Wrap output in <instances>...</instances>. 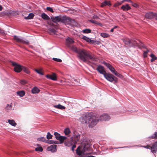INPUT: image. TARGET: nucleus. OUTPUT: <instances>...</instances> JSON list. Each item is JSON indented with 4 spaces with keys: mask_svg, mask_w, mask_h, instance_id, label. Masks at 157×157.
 <instances>
[{
    "mask_svg": "<svg viewBox=\"0 0 157 157\" xmlns=\"http://www.w3.org/2000/svg\"><path fill=\"white\" fill-rule=\"evenodd\" d=\"M82 38L83 39L85 40L86 41L89 43L91 42V41H93V40L90 39L89 38L85 36H83Z\"/></svg>",
    "mask_w": 157,
    "mask_h": 157,
    "instance_id": "2f4dec72",
    "label": "nucleus"
},
{
    "mask_svg": "<svg viewBox=\"0 0 157 157\" xmlns=\"http://www.w3.org/2000/svg\"><path fill=\"white\" fill-rule=\"evenodd\" d=\"M0 33L2 34L4 33V31L3 30H2L0 29Z\"/></svg>",
    "mask_w": 157,
    "mask_h": 157,
    "instance_id": "052dcab7",
    "label": "nucleus"
},
{
    "mask_svg": "<svg viewBox=\"0 0 157 157\" xmlns=\"http://www.w3.org/2000/svg\"><path fill=\"white\" fill-rule=\"evenodd\" d=\"M95 120L97 121V124L98 121H108L110 119V117L106 113H103L101 115H95Z\"/></svg>",
    "mask_w": 157,
    "mask_h": 157,
    "instance_id": "20e7f679",
    "label": "nucleus"
},
{
    "mask_svg": "<svg viewBox=\"0 0 157 157\" xmlns=\"http://www.w3.org/2000/svg\"><path fill=\"white\" fill-rule=\"evenodd\" d=\"M153 18H155V19L157 20V13H154V17Z\"/></svg>",
    "mask_w": 157,
    "mask_h": 157,
    "instance_id": "13d9d810",
    "label": "nucleus"
},
{
    "mask_svg": "<svg viewBox=\"0 0 157 157\" xmlns=\"http://www.w3.org/2000/svg\"><path fill=\"white\" fill-rule=\"evenodd\" d=\"M76 145L75 144H74L72 145V146L71 147V150L74 151V148L76 147Z\"/></svg>",
    "mask_w": 157,
    "mask_h": 157,
    "instance_id": "4d7b16f0",
    "label": "nucleus"
},
{
    "mask_svg": "<svg viewBox=\"0 0 157 157\" xmlns=\"http://www.w3.org/2000/svg\"><path fill=\"white\" fill-rule=\"evenodd\" d=\"M67 139V137L65 136H61L60 138H59V139L58 140H59L60 143V144H62L64 141L66 140Z\"/></svg>",
    "mask_w": 157,
    "mask_h": 157,
    "instance_id": "393cba45",
    "label": "nucleus"
},
{
    "mask_svg": "<svg viewBox=\"0 0 157 157\" xmlns=\"http://www.w3.org/2000/svg\"><path fill=\"white\" fill-rule=\"evenodd\" d=\"M8 122L10 124L13 126H15L17 125L16 123L13 120H8Z\"/></svg>",
    "mask_w": 157,
    "mask_h": 157,
    "instance_id": "b1692460",
    "label": "nucleus"
},
{
    "mask_svg": "<svg viewBox=\"0 0 157 157\" xmlns=\"http://www.w3.org/2000/svg\"><path fill=\"white\" fill-rule=\"evenodd\" d=\"M149 52V51L147 50V51H144L143 53V56L144 57H146L147 56V54L148 52Z\"/></svg>",
    "mask_w": 157,
    "mask_h": 157,
    "instance_id": "603ef678",
    "label": "nucleus"
},
{
    "mask_svg": "<svg viewBox=\"0 0 157 157\" xmlns=\"http://www.w3.org/2000/svg\"><path fill=\"white\" fill-rule=\"evenodd\" d=\"M67 43L68 44H71L73 43L74 42L73 40L70 37H68L66 39Z\"/></svg>",
    "mask_w": 157,
    "mask_h": 157,
    "instance_id": "4be33fe9",
    "label": "nucleus"
},
{
    "mask_svg": "<svg viewBox=\"0 0 157 157\" xmlns=\"http://www.w3.org/2000/svg\"><path fill=\"white\" fill-rule=\"evenodd\" d=\"M113 74H114L116 76L120 78H121L122 76L121 75L117 73L116 71L113 73Z\"/></svg>",
    "mask_w": 157,
    "mask_h": 157,
    "instance_id": "49530a36",
    "label": "nucleus"
},
{
    "mask_svg": "<svg viewBox=\"0 0 157 157\" xmlns=\"http://www.w3.org/2000/svg\"><path fill=\"white\" fill-rule=\"evenodd\" d=\"M35 150L36 151L42 152L43 151V149L41 147H38L35 148Z\"/></svg>",
    "mask_w": 157,
    "mask_h": 157,
    "instance_id": "a19ab883",
    "label": "nucleus"
},
{
    "mask_svg": "<svg viewBox=\"0 0 157 157\" xmlns=\"http://www.w3.org/2000/svg\"><path fill=\"white\" fill-rule=\"evenodd\" d=\"M123 2H122V1L121 2H118L115 3L114 5V7H117L121 4Z\"/></svg>",
    "mask_w": 157,
    "mask_h": 157,
    "instance_id": "c03bdc74",
    "label": "nucleus"
},
{
    "mask_svg": "<svg viewBox=\"0 0 157 157\" xmlns=\"http://www.w3.org/2000/svg\"><path fill=\"white\" fill-rule=\"evenodd\" d=\"M71 49L78 54L77 57L84 62L88 63L90 59L92 61H96L97 59L95 56L90 54L86 50L83 49H78L75 46H72Z\"/></svg>",
    "mask_w": 157,
    "mask_h": 157,
    "instance_id": "f257e3e1",
    "label": "nucleus"
},
{
    "mask_svg": "<svg viewBox=\"0 0 157 157\" xmlns=\"http://www.w3.org/2000/svg\"><path fill=\"white\" fill-rule=\"evenodd\" d=\"M89 21L92 23L98 25H99L101 26H102V25L101 23L98 22L92 19H91V20H89Z\"/></svg>",
    "mask_w": 157,
    "mask_h": 157,
    "instance_id": "c756f323",
    "label": "nucleus"
},
{
    "mask_svg": "<svg viewBox=\"0 0 157 157\" xmlns=\"http://www.w3.org/2000/svg\"><path fill=\"white\" fill-rule=\"evenodd\" d=\"M80 135L78 133H77L76 132L74 133L73 136L71 138V140L74 142L75 144H77L79 143H81L82 142H81L80 141Z\"/></svg>",
    "mask_w": 157,
    "mask_h": 157,
    "instance_id": "9d476101",
    "label": "nucleus"
},
{
    "mask_svg": "<svg viewBox=\"0 0 157 157\" xmlns=\"http://www.w3.org/2000/svg\"><path fill=\"white\" fill-rule=\"evenodd\" d=\"M46 10H48V11H50V12H53L54 11H53V9L51 7H47L46 8Z\"/></svg>",
    "mask_w": 157,
    "mask_h": 157,
    "instance_id": "8fccbe9b",
    "label": "nucleus"
},
{
    "mask_svg": "<svg viewBox=\"0 0 157 157\" xmlns=\"http://www.w3.org/2000/svg\"><path fill=\"white\" fill-rule=\"evenodd\" d=\"M150 56L151 58V62H153L157 59V57L153 54H151Z\"/></svg>",
    "mask_w": 157,
    "mask_h": 157,
    "instance_id": "7c9ffc66",
    "label": "nucleus"
},
{
    "mask_svg": "<svg viewBox=\"0 0 157 157\" xmlns=\"http://www.w3.org/2000/svg\"><path fill=\"white\" fill-rule=\"evenodd\" d=\"M54 144H59V143L58 141H54Z\"/></svg>",
    "mask_w": 157,
    "mask_h": 157,
    "instance_id": "680f3d73",
    "label": "nucleus"
},
{
    "mask_svg": "<svg viewBox=\"0 0 157 157\" xmlns=\"http://www.w3.org/2000/svg\"><path fill=\"white\" fill-rule=\"evenodd\" d=\"M34 71L36 72L37 73H38V74H40V75H44V74L43 73V72H41L39 70L37 69H35Z\"/></svg>",
    "mask_w": 157,
    "mask_h": 157,
    "instance_id": "de8ad7c7",
    "label": "nucleus"
},
{
    "mask_svg": "<svg viewBox=\"0 0 157 157\" xmlns=\"http://www.w3.org/2000/svg\"><path fill=\"white\" fill-rule=\"evenodd\" d=\"M149 138L151 139H157V132H155L152 136L149 137Z\"/></svg>",
    "mask_w": 157,
    "mask_h": 157,
    "instance_id": "473e14b6",
    "label": "nucleus"
},
{
    "mask_svg": "<svg viewBox=\"0 0 157 157\" xmlns=\"http://www.w3.org/2000/svg\"><path fill=\"white\" fill-rule=\"evenodd\" d=\"M54 106L55 108L62 109H64L65 108V106H63L60 104L54 105Z\"/></svg>",
    "mask_w": 157,
    "mask_h": 157,
    "instance_id": "c85d7f7f",
    "label": "nucleus"
},
{
    "mask_svg": "<svg viewBox=\"0 0 157 157\" xmlns=\"http://www.w3.org/2000/svg\"><path fill=\"white\" fill-rule=\"evenodd\" d=\"M54 135L55 136L57 140L59 139L61 136L60 134L56 132H54Z\"/></svg>",
    "mask_w": 157,
    "mask_h": 157,
    "instance_id": "e433bc0d",
    "label": "nucleus"
},
{
    "mask_svg": "<svg viewBox=\"0 0 157 157\" xmlns=\"http://www.w3.org/2000/svg\"><path fill=\"white\" fill-rule=\"evenodd\" d=\"M41 17L42 18L46 20H49V17L45 13H43L41 14Z\"/></svg>",
    "mask_w": 157,
    "mask_h": 157,
    "instance_id": "a878e982",
    "label": "nucleus"
},
{
    "mask_svg": "<svg viewBox=\"0 0 157 157\" xmlns=\"http://www.w3.org/2000/svg\"><path fill=\"white\" fill-rule=\"evenodd\" d=\"M70 132L71 131L70 129L68 128H65L64 131V132L66 135H68Z\"/></svg>",
    "mask_w": 157,
    "mask_h": 157,
    "instance_id": "4c0bfd02",
    "label": "nucleus"
},
{
    "mask_svg": "<svg viewBox=\"0 0 157 157\" xmlns=\"http://www.w3.org/2000/svg\"><path fill=\"white\" fill-rule=\"evenodd\" d=\"M64 144L65 146L68 147H70L72 144V143L69 141L65 142Z\"/></svg>",
    "mask_w": 157,
    "mask_h": 157,
    "instance_id": "58836bf2",
    "label": "nucleus"
},
{
    "mask_svg": "<svg viewBox=\"0 0 157 157\" xmlns=\"http://www.w3.org/2000/svg\"><path fill=\"white\" fill-rule=\"evenodd\" d=\"M121 9H122L124 11H126L130 10L131 9V8L127 4L125 5H123L121 7Z\"/></svg>",
    "mask_w": 157,
    "mask_h": 157,
    "instance_id": "aec40b11",
    "label": "nucleus"
},
{
    "mask_svg": "<svg viewBox=\"0 0 157 157\" xmlns=\"http://www.w3.org/2000/svg\"><path fill=\"white\" fill-rule=\"evenodd\" d=\"M52 135H51L49 132H48L46 136V138L48 140H49L52 139Z\"/></svg>",
    "mask_w": 157,
    "mask_h": 157,
    "instance_id": "ea45409f",
    "label": "nucleus"
},
{
    "mask_svg": "<svg viewBox=\"0 0 157 157\" xmlns=\"http://www.w3.org/2000/svg\"><path fill=\"white\" fill-rule=\"evenodd\" d=\"M58 26L53 24L48 28L49 33L51 34H56Z\"/></svg>",
    "mask_w": 157,
    "mask_h": 157,
    "instance_id": "f8f14e48",
    "label": "nucleus"
},
{
    "mask_svg": "<svg viewBox=\"0 0 157 157\" xmlns=\"http://www.w3.org/2000/svg\"><path fill=\"white\" fill-rule=\"evenodd\" d=\"M20 83L22 84H24L26 83V81L25 80H21L20 81Z\"/></svg>",
    "mask_w": 157,
    "mask_h": 157,
    "instance_id": "6e6d98bb",
    "label": "nucleus"
},
{
    "mask_svg": "<svg viewBox=\"0 0 157 157\" xmlns=\"http://www.w3.org/2000/svg\"><path fill=\"white\" fill-rule=\"evenodd\" d=\"M92 18L94 19H99V17L97 15H94L92 17Z\"/></svg>",
    "mask_w": 157,
    "mask_h": 157,
    "instance_id": "5fc2aeb1",
    "label": "nucleus"
},
{
    "mask_svg": "<svg viewBox=\"0 0 157 157\" xmlns=\"http://www.w3.org/2000/svg\"><path fill=\"white\" fill-rule=\"evenodd\" d=\"M40 91V90L36 87L35 86L32 89L31 92L33 94L38 93Z\"/></svg>",
    "mask_w": 157,
    "mask_h": 157,
    "instance_id": "6ab92c4d",
    "label": "nucleus"
},
{
    "mask_svg": "<svg viewBox=\"0 0 157 157\" xmlns=\"http://www.w3.org/2000/svg\"><path fill=\"white\" fill-rule=\"evenodd\" d=\"M66 16H57L52 17L51 19L52 21L55 23H56L58 22H61L62 23H64Z\"/></svg>",
    "mask_w": 157,
    "mask_h": 157,
    "instance_id": "0eeeda50",
    "label": "nucleus"
},
{
    "mask_svg": "<svg viewBox=\"0 0 157 157\" xmlns=\"http://www.w3.org/2000/svg\"><path fill=\"white\" fill-rule=\"evenodd\" d=\"M83 141L81 142V145L83 147L82 151L80 150V147H78L76 150V153L79 156L84 157L87 155L90 154L88 151L90 149V144L88 140L84 139Z\"/></svg>",
    "mask_w": 157,
    "mask_h": 157,
    "instance_id": "7ed1b4c3",
    "label": "nucleus"
},
{
    "mask_svg": "<svg viewBox=\"0 0 157 157\" xmlns=\"http://www.w3.org/2000/svg\"><path fill=\"white\" fill-rule=\"evenodd\" d=\"M2 6L1 5H0V11H1L2 10Z\"/></svg>",
    "mask_w": 157,
    "mask_h": 157,
    "instance_id": "e2e57ef3",
    "label": "nucleus"
},
{
    "mask_svg": "<svg viewBox=\"0 0 157 157\" xmlns=\"http://www.w3.org/2000/svg\"><path fill=\"white\" fill-rule=\"evenodd\" d=\"M103 63L113 73V74L116 71L114 68L109 63L104 62Z\"/></svg>",
    "mask_w": 157,
    "mask_h": 157,
    "instance_id": "2eb2a0df",
    "label": "nucleus"
},
{
    "mask_svg": "<svg viewBox=\"0 0 157 157\" xmlns=\"http://www.w3.org/2000/svg\"><path fill=\"white\" fill-rule=\"evenodd\" d=\"M12 103H11L10 104H7L6 107V109L8 110H10L12 108Z\"/></svg>",
    "mask_w": 157,
    "mask_h": 157,
    "instance_id": "cd10ccee",
    "label": "nucleus"
},
{
    "mask_svg": "<svg viewBox=\"0 0 157 157\" xmlns=\"http://www.w3.org/2000/svg\"><path fill=\"white\" fill-rule=\"evenodd\" d=\"M100 35L103 38H107L109 36V34L105 33H101Z\"/></svg>",
    "mask_w": 157,
    "mask_h": 157,
    "instance_id": "72a5a7b5",
    "label": "nucleus"
},
{
    "mask_svg": "<svg viewBox=\"0 0 157 157\" xmlns=\"http://www.w3.org/2000/svg\"><path fill=\"white\" fill-rule=\"evenodd\" d=\"M79 120L81 123L88 124L90 128H92L97 124L95 115L91 113L83 115L79 118Z\"/></svg>",
    "mask_w": 157,
    "mask_h": 157,
    "instance_id": "f03ea898",
    "label": "nucleus"
},
{
    "mask_svg": "<svg viewBox=\"0 0 157 157\" xmlns=\"http://www.w3.org/2000/svg\"><path fill=\"white\" fill-rule=\"evenodd\" d=\"M117 26H115L113 28L114 29H115V28H117Z\"/></svg>",
    "mask_w": 157,
    "mask_h": 157,
    "instance_id": "338daca9",
    "label": "nucleus"
},
{
    "mask_svg": "<svg viewBox=\"0 0 157 157\" xmlns=\"http://www.w3.org/2000/svg\"><path fill=\"white\" fill-rule=\"evenodd\" d=\"M124 41L125 44L127 45L130 47H137L140 48L141 47H143V44L142 43H140V44H138L136 41H134L132 43L129 39H126Z\"/></svg>",
    "mask_w": 157,
    "mask_h": 157,
    "instance_id": "39448f33",
    "label": "nucleus"
},
{
    "mask_svg": "<svg viewBox=\"0 0 157 157\" xmlns=\"http://www.w3.org/2000/svg\"><path fill=\"white\" fill-rule=\"evenodd\" d=\"M145 17L146 18L151 19L154 17V13L150 12L146 13Z\"/></svg>",
    "mask_w": 157,
    "mask_h": 157,
    "instance_id": "a211bd4d",
    "label": "nucleus"
},
{
    "mask_svg": "<svg viewBox=\"0 0 157 157\" xmlns=\"http://www.w3.org/2000/svg\"><path fill=\"white\" fill-rule=\"evenodd\" d=\"M96 70L100 74L103 75H105V73H106L104 70V67L101 65H98Z\"/></svg>",
    "mask_w": 157,
    "mask_h": 157,
    "instance_id": "ddd939ff",
    "label": "nucleus"
},
{
    "mask_svg": "<svg viewBox=\"0 0 157 157\" xmlns=\"http://www.w3.org/2000/svg\"><path fill=\"white\" fill-rule=\"evenodd\" d=\"M57 146L56 145H52L50 146L47 147V150L48 151H50L52 152H56L57 151Z\"/></svg>",
    "mask_w": 157,
    "mask_h": 157,
    "instance_id": "4468645a",
    "label": "nucleus"
},
{
    "mask_svg": "<svg viewBox=\"0 0 157 157\" xmlns=\"http://www.w3.org/2000/svg\"><path fill=\"white\" fill-rule=\"evenodd\" d=\"M17 95L20 97H22L25 94V92L24 90L18 91L17 92Z\"/></svg>",
    "mask_w": 157,
    "mask_h": 157,
    "instance_id": "412c9836",
    "label": "nucleus"
},
{
    "mask_svg": "<svg viewBox=\"0 0 157 157\" xmlns=\"http://www.w3.org/2000/svg\"><path fill=\"white\" fill-rule=\"evenodd\" d=\"M37 140L38 141L42 142L45 143L47 141V140L44 137H40L38 138H37Z\"/></svg>",
    "mask_w": 157,
    "mask_h": 157,
    "instance_id": "bb28decb",
    "label": "nucleus"
},
{
    "mask_svg": "<svg viewBox=\"0 0 157 157\" xmlns=\"http://www.w3.org/2000/svg\"><path fill=\"white\" fill-rule=\"evenodd\" d=\"M125 1L129 2L130 3H132V1L131 0H123L122 1V2L123 3Z\"/></svg>",
    "mask_w": 157,
    "mask_h": 157,
    "instance_id": "bf43d9fd",
    "label": "nucleus"
},
{
    "mask_svg": "<svg viewBox=\"0 0 157 157\" xmlns=\"http://www.w3.org/2000/svg\"><path fill=\"white\" fill-rule=\"evenodd\" d=\"M13 38L17 42L27 45L29 44V43L28 40L21 36L14 35L13 36Z\"/></svg>",
    "mask_w": 157,
    "mask_h": 157,
    "instance_id": "1a4fd4ad",
    "label": "nucleus"
},
{
    "mask_svg": "<svg viewBox=\"0 0 157 157\" xmlns=\"http://www.w3.org/2000/svg\"><path fill=\"white\" fill-rule=\"evenodd\" d=\"M46 143H47V144H53L54 143V140H47V141H46Z\"/></svg>",
    "mask_w": 157,
    "mask_h": 157,
    "instance_id": "37998d69",
    "label": "nucleus"
},
{
    "mask_svg": "<svg viewBox=\"0 0 157 157\" xmlns=\"http://www.w3.org/2000/svg\"><path fill=\"white\" fill-rule=\"evenodd\" d=\"M132 6H133L134 7L137 8L139 7V5L135 3H133V2L132 1V3H131Z\"/></svg>",
    "mask_w": 157,
    "mask_h": 157,
    "instance_id": "09e8293b",
    "label": "nucleus"
},
{
    "mask_svg": "<svg viewBox=\"0 0 157 157\" xmlns=\"http://www.w3.org/2000/svg\"><path fill=\"white\" fill-rule=\"evenodd\" d=\"M52 59L56 61L57 62H61L62 61V60L60 59H59L53 58Z\"/></svg>",
    "mask_w": 157,
    "mask_h": 157,
    "instance_id": "3c124183",
    "label": "nucleus"
},
{
    "mask_svg": "<svg viewBox=\"0 0 157 157\" xmlns=\"http://www.w3.org/2000/svg\"><path fill=\"white\" fill-rule=\"evenodd\" d=\"M87 157H96L95 156H93V155H91L87 156Z\"/></svg>",
    "mask_w": 157,
    "mask_h": 157,
    "instance_id": "0e129e2a",
    "label": "nucleus"
},
{
    "mask_svg": "<svg viewBox=\"0 0 157 157\" xmlns=\"http://www.w3.org/2000/svg\"><path fill=\"white\" fill-rule=\"evenodd\" d=\"M34 17V14L32 13H30L28 16L26 17H25V18L26 19H32Z\"/></svg>",
    "mask_w": 157,
    "mask_h": 157,
    "instance_id": "c9c22d12",
    "label": "nucleus"
},
{
    "mask_svg": "<svg viewBox=\"0 0 157 157\" xmlns=\"http://www.w3.org/2000/svg\"><path fill=\"white\" fill-rule=\"evenodd\" d=\"M83 32L85 33H91V30L89 29H86L83 30Z\"/></svg>",
    "mask_w": 157,
    "mask_h": 157,
    "instance_id": "79ce46f5",
    "label": "nucleus"
},
{
    "mask_svg": "<svg viewBox=\"0 0 157 157\" xmlns=\"http://www.w3.org/2000/svg\"><path fill=\"white\" fill-rule=\"evenodd\" d=\"M104 76L108 81L112 82L114 81L115 82L117 81V78L111 73H106L104 75Z\"/></svg>",
    "mask_w": 157,
    "mask_h": 157,
    "instance_id": "6e6552de",
    "label": "nucleus"
},
{
    "mask_svg": "<svg viewBox=\"0 0 157 157\" xmlns=\"http://www.w3.org/2000/svg\"><path fill=\"white\" fill-rule=\"evenodd\" d=\"M64 24L65 25L71 26L72 27L76 26L77 25V22L74 19H71L70 18L66 16Z\"/></svg>",
    "mask_w": 157,
    "mask_h": 157,
    "instance_id": "423d86ee",
    "label": "nucleus"
},
{
    "mask_svg": "<svg viewBox=\"0 0 157 157\" xmlns=\"http://www.w3.org/2000/svg\"><path fill=\"white\" fill-rule=\"evenodd\" d=\"M136 146H137V145H136V146H125V147H116V148H115L114 149H118V148H130V147H136Z\"/></svg>",
    "mask_w": 157,
    "mask_h": 157,
    "instance_id": "a18cd8bd",
    "label": "nucleus"
},
{
    "mask_svg": "<svg viewBox=\"0 0 157 157\" xmlns=\"http://www.w3.org/2000/svg\"><path fill=\"white\" fill-rule=\"evenodd\" d=\"M151 152L153 153H155L157 151V141L155 142L151 146H150Z\"/></svg>",
    "mask_w": 157,
    "mask_h": 157,
    "instance_id": "dca6fc26",
    "label": "nucleus"
},
{
    "mask_svg": "<svg viewBox=\"0 0 157 157\" xmlns=\"http://www.w3.org/2000/svg\"><path fill=\"white\" fill-rule=\"evenodd\" d=\"M12 64L14 67V70L15 72L19 73L22 70L23 66L15 62H12Z\"/></svg>",
    "mask_w": 157,
    "mask_h": 157,
    "instance_id": "9b49d317",
    "label": "nucleus"
},
{
    "mask_svg": "<svg viewBox=\"0 0 157 157\" xmlns=\"http://www.w3.org/2000/svg\"><path fill=\"white\" fill-rule=\"evenodd\" d=\"M36 146H40V145L38 144H36Z\"/></svg>",
    "mask_w": 157,
    "mask_h": 157,
    "instance_id": "774afa93",
    "label": "nucleus"
},
{
    "mask_svg": "<svg viewBox=\"0 0 157 157\" xmlns=\"http://www.w3.org/2000/svg\"><path fill=\"white\" fill-rule=\"evenodd\" d=\"M114 29L113 28H112L110 30V32H113V31Z\"/></svg>",
    "mask_w": 157,
    "mask_h": 157,
    "instance_id": "69168bd1",
    "label": "nucleus"
},
{
    "mask_svg": "<svg viewBox=\"0 0 157 157\" xmlns=\"http://www.w3.org/2000/svg\"><path fill=\"white\" fill-rule=\"evenodd\" d=\"M106 5H107L109 6H111V4L110 2H107L106 1H104L102 3L101 6V7H103Z\"/></svg>",
    "mask_w": 157,
    "mask_h": 157,
    "instance_id": "5701e85b",
    "label": "nucleus"
},
{
    "mask_svg": "<svg viewBox=\"0 0 157 157\" xmlns=\"http://www.w3.org/2000/svg\"><path fill=\"white\" fill-rule=\"evenodd\" d=\"M48 78L56 81V74L55 73H53L52 75H47L46 76Z\"/></svg>",
    "mask_w": 157,
    "mask_h": 157,
    "instance_id": "f3484780",
    "label": "nucleus"
},
{
    "mask_svg": "<svg viewBox=\"0 0 157 157\" xmlns=\"http://www.w3.org/2000/svg\"><path fill=\"white\" fill-rule=\"evenodd\" d=\"M140 147H143L145 148H146L147 149H149L151 150L150 146V145H147V146H140Z\"/></svg>",
    "mask_w": 157,
    "mask_h": 157,
    "instance_id": "864d4df0",
    "label": "nucleus"
},
{
    "mask_svg": "<svg viewBox=\"0 0 157 157\" xmlns=\"http://www.w3.org/2000/svg\"><path fill=\"white\" fill-rule=\"evenodd\" d=\"M22 70L26 74H29L30 73L29 70L24 66L23 67Z\"/></svg>",
    "mask_w": 157,
    "mask_h": 157,
    "instance_id": "f704fd0d",
    "label": "nucleus"
}]
</instances>
